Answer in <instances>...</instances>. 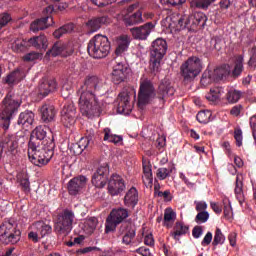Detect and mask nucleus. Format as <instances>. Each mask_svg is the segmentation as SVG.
Segmentation results:
<instances>
[{
  "label": "nucleus",
  "instance_id": "obj_23",
  "mask_svg": "<svg viewBox=\"0 0 256 256\" xmlns=\"http://www.w3.org/2000/svg\"><path fill=\"white\" fill-rule=\"evenodd\" d=\"M165 53H167V41L163 38H158L152 42V49L150 55L154 57H165Z\"/></svg>",
  "mask_w": 256,
  "mask_h": 256
},
{
  "label": "nucleus",
  "instance_id": "obj_21",
  "mask_svg": "<svg viewBox=\"0 0 256 256\" xmlns=\"http://www.w3.org/2000/svg\"><path fill=\"white\" fill-rule=\"evenodd\" d=\"M52 25H55L53 17L45 16L44 18H40L32 22L30 25V30L32 31V33H38V31L48 29V27H51Z\"/></svg>",
  "mask_w": 256,
  "mask_h": 256
},
{
  "label": "nucleus",
  "instance_id": "obj_52",
  "mask_svg": "<svg viewBox=\"0 0 256 256\" xmlns=\"http://www.w3.org/2000/svg\"><path fill=\"white\" fill-rule=\"evenodd\" d=\"M135 229H129L126 234L122 238V243L124 245H131L133 243V239H135Z\"/></svg>",
  "mask_w": 256,
  "mask_h": 256
},
{
  "label": "nucleus",
  "instance_id": "obj_61",
  "mask_svg": "<svg viewBox=\"0 0 256 256\" xmlns=\"http://www.w3.org/2000/svg\"><path fill=\"white\" fill-rule=\"evenodd\" d=\"M96 7H105L107 5H111V3H115L116 0H91Z\"/></svg>",
  "mask_w": 256,
  "mask_h": 256
},
{
  "label": "nucleus",
  "instance_id": "obj_12",
  "mask_svg": "<svg viewBox=\"0 0 256 256\" xmlns=\"http://www.w3.org/2000/svg\"><path fill=\"white\" fill-rule=\"evenodd\" d=\"M32 231L28 234L29 239L37 243L40 237H45L51 233L52 228L49 224H45L43 221H38L32 224L31 226Z\"/></svg>",
  "mask_w": 256,
  "mask_h": 256
},
{
  "label": "nucleus",
  "instance_id": "obj_18",
  "mask_svg": "<svg viewBox=\"0 0 256 256\" xmlns=\"http://www.w3.org/2000/svg\"><path fill=\"white\" fill-rule=\"evenodd\" d=\"M173 95H175V88L171 85L169 79L164 78L158 87V99L165 103V101H167L169 97H173Z\"/></svg>",
  "mask_w": 256,
  "mask_h": 256
},
{
  "label": "nucleus",
  "instance_id": "obj_43",
  "mask_svg": "<svg viewBox=\"0 0 256 256\" xmlns=\"http://www.w3.org/2000/svg\"><path fill=\"white\" fill-rule=\"evenodd\" d=\"M175 171V165H169L168 168H159L156 172V176L160 181H165L167 177L171 176V173Z\"/></svg>",
  "mask_w": 256,
  "mask_h": 256
},
{
  "label": "nucleus",
  "instance_id": "obj_31",
  "mask_svg": "<svg viewBox=\"0 0 256 256\" xmlns=\"http://www.w3.org/2000/svg\"><path fill=\"white\" fill-rule=\"evenodd\" d=\"M124 23L126 27H132L133 25H140V23H145V19H143V12L138 10L130 16H126L124 18Z\"/></svg>",
  "mask_w": 256,
  "mask_h": 256
},
{
  "label": "nucleus",
  "instance_id": "obj_48",
  "mask_svg": "<svg viewBox=\"0 0 256 256\" xmlns=\"http://www.w3.org/2000/svg\"><path fill=\"white\" fill-rule=\"evenodd\" d=\"M228 103H237L241 99V91L230 88L226 95Z\"/></svg>",
  "mask_w": 256,
  "mask_h": 256
},
{
  "label": "nucleus",
  "instance_id": "obj_53",
  "mask_svg": "<svg viewBox=\"0 0 256 256\" xmlns=\"http://www.w3.org/2000/svg\"><path fill=\"white\" fill-rule=\"evenodd\" d=\"M12 49L16 53H21V51H25V41L22 39H17L12 43Z\"/></svg>",
  "mask_w": 256,
  "mask_h": 256
},
{
  "label": "nucleus",
  "instance_id": "obj_46",
  "mask_svg": "<svg viewBox=\"0 0 256 256\" xmlns=\"http://www.w3.org/2000/svg\"><path fill=\"white\" fill-rule=\"evenodd\" d=\"M216 0H192L190 5L196 9H209V6L212 3H215Z\"/></svg>",
  "mask_w": 256,
  "mask_h": 256
},
{
  "label": "nucleus",
  "instance_id": "obj_17",
  "mask_svg": "<svg viewBox=\"0 0 256 256\" xmlns=\"http://www.w3.org/2000/svg\"><path fill=\"white\" fill-rule=\"evenodd\" d=\"M127 73H129V65L125 62H117L112 71L113 83H115V85L123 83V81L127 79Z\"/></svg>",
  "mask_w": 256,
  "mask_h": 256
},
{
  "label": "nucleus",
  "instance_id": "obj_44",
  "mask_svg": "<svg viewBox=\"0 0 256 256\" xmlns=\"http://www.w3.org/2000/svg\"><path fill=\"white\" fill-rule=\"evenodd\" d=\"M73 29H75V25H73V23L65 24L64 26L55 30L53 35L55 39H61L65 33H73Z\"/></svg>",
  "mask_w": 256,
  "mask_h": 256
},
{
  "label": "nucleus",
  "instance_id": "obj_4",
  "mask_svg": "<svg viewBox=\"0 0 256 256\" xmlns=\"http://www.w3.org/2000/svg\"><path fill=\"white\" fill-rule=\"evenodd\" d=\"M21 107V100L8 94L0 104V127L4 131L9 130L11 119L17 115Z\"/></svg>",
  "mask_w": 256,
  "mask_h": 256
},
{
  "label": "nucleus",
  "instance_id": "obj_41",
  "mask_svg": "<svg viewBox=\"0 0 256 256\" xmlns=\"http://www.w3.org/2000/svg\"><path fill=\"white\" fill-rule=\"evenodd\" d=\"M65 44L63 43H55L53 47L46 53L48 57H57L59 55L65 56Z\"/></svg>",
  "mask_w": 256,
  "mask_h": 256
},
{
  "label": "nucleus",
  "instance_id": "obj_42",
  "mask_svg": "<svg viewBox=\"0 0 256 256\" xmlns=\"http://www.w3.org/2000/svg\"><path fill=\"white\" fill-rule=\"evenodd\" d=\"M245 61V57L243 55H239L236 58L234 69L232 70V77H239L241 73H243V63Z\"/></svg>",
  "mask_w": 256,
  "mask_h": 256
},
{
  "label": "nucleus",
  "instance_id": "obj_63",
  "mask_svg": "<svg viewBox=\"0 0 256 256\" xmlns=\"http://www.w3.org/2000/svg\"><path fill=\"white\" fill-rule=\"evenodd\" d=\"M20 185L27 193L31 191V182H29V178H22L20 180Z\"/></svg>",
  "mask_w": 256,
  "mask_h": 256
},
{
  "label": "nucleus",
  "instance_id": "obj_56",
  "mask_svg": "<svg viewBox=\"0 0 256 256\" xmlns=\"http://www.w3.org/2000/svg\"><path fill=\"white\" fill-rule=\"evenodd\" d=\"M43 54L39 52H30L24 56V61H37V59H42Z\"/></svg>",
  "mask_w": 256,
  "mask_h": 256
},
{
  "label": "nucleus",
  "instance_id": "obj_26",
  "mask_svg": "<svg viewBox=\"0 0 256 256\" xmlns=\"http://www.w3.org/2000/svg\"><path fill=\"white\" fill-rule=\"evenodd\" d=\"M41 118L44 123H51V121L55 120V116L57 115V110L55 106L51 104H44L40 108Z\"/></svg>",
  "mask_w": 256,
  "mask_h": 256
},
{
  "label": "nucleus",
  "instance_id": "obj_54",
  "mask_svg": "<svg viewBox=\"0 0 256 256\" xmlns=\"http://www.w3.org/2000/svg\"><path fill=\"white\" fill-rule=\"evenodd\" d=\"M195 221L199 225H201V223H207V221H209V212L207 211L199 212L195 217Z\"/></svg>",
  "mask_w": 256,
  "mask_h": 256
},
{
  "label": "nucleus",
  "instance_id": "obj_47",
  "mask_svg": "<svg viewBox=\"0 0 256 256\" xmlns=\"http://www.w3.org/2000/svg\"><path fill=\"white\" fill-rule=\"evenodd\" d=\"M161 61H163V58L150 55V69L152 72L159 73L161 69Z\"/></svg>",
  "mask_w": 256,
  "mask_h": 256
},
{
  "label": "nucleus",
  "instance_id": "obj_14",
  "mask_svg": "<svg viewBox=\"0 0 256 256\" xmlns=\"http://www.w3.org/2000/svg\"><path fill=\"white\" fill-rule=\"evenodd\" d=\"M109 179V166L104 164L100 166L92 176V183L95 187L102 189L107 185Z\"/></svg>",
  "mask_w": 256,
  "mask_h": 256
},
{
  "label": "nucleus",
  "instance_id": "obj_59",
  "mask_svg": "<svg viewBox=\"0 0 256 256\" xmlns=\"http://www.w3.org/2000/svg\"><path fill=\"white\" fill-rule=\"evenodd\" d=\"M9 21H11V15L8 13L0 14V30L3 29V27H6L9 24Z\"/></svg>",
  "mask_w": 256,
  "mask_h": 256
},
{
  "label": "nucleus",
  "instance_id": "obj_13",
  "mask_svg": "<svg viewBox=\"0 0 256 256\" xmlns=\"http://www.w3.org/2000/svg\"><path fill=\"white\" fill-rule=\"evenodd\" d=\"M76 119L77 109L75 108V104L68 102L61 111V121L65 127H69L70 125H75Z\"/></svg>",
  "mask_w": 256,
  "mask_h": 256
},
{
  "label": "nucleus",
  "instance_id": "obj_25",
  "mask_svg": "<svg viewBox=\"0 0 256 256\" xmlns=\"http://www.w3.org/2000/svg\"><path fill=\"white\" fill-rule=\"evenodd\" d=\"M32 139H35L36 143H38L39 145H43L45 141L49 143V139H53V134H51V136L47 138V128L43 126H38L32 132L30 141H32Z\"/></svg>",
  "mask_w": 256,
  "mask_h": 256
},
{
  "label": "nucleus",
  "instance_id": "obj_37",
  "mask_svg": "<svg viewBox=\"0 0 256 256\" xmlns=\"http://www.w3.org/2000/svg\"><path fill=\"white\" fill-rule=\"evenodd\" d=\"M212 73L215 77V80L219 81V79H223L224 77H227L231 74V66L224 64L214 69Z\"/></svg>",
  "mask_w": 256,
  "mask_h": 256
},
{
  "label": "nucleus",
  "instance_id": "obj_10",
  "mask_svg": "<svg viewBox=\"0 0 256 256\" xmlns=\"http://www.w3.org/2000/svg\"><path fill=\"white\" fill-rule=\"evenodd\" d=\"M129 217V211L125 208L113 209L106 219L105 233H113L117 229V225H121L124 219Z\"/></svg>",
  "mask_w": 256,
  "mask_h": 256
},
{
  "label": "nucleus",
  "instance_id": "obj_9",
  "mask_svg": "<svg viewBox=\"0 0 256 256\" xmlns=\"http://www.w3.org/2000/svg\"><path fill=\"white\" fill-rule=\"evenodd\" d=\"M21 240V231L11 222H5L0 225V241L5 245H15Z\"/></svg>",
  "mask_w": 256,
  "mask_h": 256
},
{
  "label": "nucleus",
  "instance_id": "obj_57",
  "mask_svg": "<svg viewBox=\"0 0 256 256\" xmlns=\"http://www.w3.org/2000/svg\"><path fill=\"white\" fill-rule=\"evenodd\" d=\"M187 0H160L161 5H168L170 7H177L183 5Z\"/></svg>",
  "mask_w": 256,
  "mask_h": 256
},
{
  "label": "nucleus",
  "instance_id": "obj_8",
  "mask_svg": "<svg viewBox=\"0 0 256 256\" xmlns=\"http://www.w3.org/2000/svg\"><path fill=\"white\" fill-rule=\"evenodd\" d=\"M157 97L153 82L147 78L140 79V88L138 91V107L143 109L144 105H149Z\"/></svg>",
  "mask_w": 256,
  "mask_h": 256
},
{
  "label": "nucleus",
  "instance_id": "obj_6",
  "mask_svg": "<svg viewBox=\"0 0 256 256\" xmlns=\"http://www.w3.org/2000/svg\"><path fill=\"white\" fill-rule=\"evenodd\" d=\"M203 71V62L197 56L188 58L181 66L180 73L184 81L191 83Z\"/></svg>",
  "mask_w": 256,
  "mask_h": 256
},
{
  "label": "nucleus",
  "instance_id": "obj_60",
  "mask_svg": "<svg viewBox=\"0 0 256 256\" xmlns=\"http://www.w3.org/2000/svg\"><path fill=\"white\" fill-rule=\"evenodd\" d=\"M71 93H73V89L71 88V86H69V84H64L61 90L62 97H64V99H67L69 98Z\"/></svg>",
  "mask_w": 256,
  "mask_h": 256
},
{
  "label": "nucleus",
  "instance_id": "obj_58",
  "mask_svg": "<svg viewBox=\"0 0 256 256\" xmlns=\"http://www.w3.org/2000/svg\"><path fill=\"white\" fill-rule=\"evenodd\" d=\"M234 139L236 140L237 147H241V145H243V131L241 128L234 131Z\"/></svg>",
  "mask_w": 256,
  "mask_h": 256
},
{
  "label": "nucleus",
  "instance_id": "obj_7",
  "mask_svg": "<svg viewBox=\"0 0 256 256\" xmlns=\"http://www.w3.org/2000/svg\"><path fill=\"white\" fill-rule=\"evenodd\" d=\"M73 221H75V212L71 209H64L57 215L55 230L60 235H69L73 231Z\"/></svg>",
  "mask_w": 256,
  "mask_h": 256
},
{
  "label": "nucleus",
  "instance_id": "obj_11",
  "mask_svg": "<svg viewBox=\"0 0 256 256\" xmlns=\"http://www.w3.org/2000/svg\"><path fill=\"white\" fill-rule=\"evenodd\" d=\"M0 147L2 149V153L5 151L10 161H17V147H19V143L14 135L6 136L2 140Z\"/></svg>",
  "mask_w": 256,
  "mask_h": 256
},
{
  "label": "nucleus",
  "instance_id": "obj_22",
  "mask_svg": "<svg viewBox=\"0 0 256 256\" xmlns=\"http://www.w3.org/2000/svg\"><path fill=\"white\" fill-rule=\"evenodd\" d=\"M57 89V82L55 80H47L42 78L38 86V95L41 97H47L51 92Z\"/></svg>",
  "mask_w": 256,
  "mask_h": 256
},
{
  "label": "nucleus",
  "instance_id": "obj_32",
  "mask_svg": "<svg viewBox=\"0 0 256 256\" xmlns=\"http://www.w3.org/2000/svg\"><path fill=\"white\" fill-rule=\"evenodd\" d=\"M34 121H35V114L29 110H26L25 112L20 113L18 117V125H22V127H31Z\"/></svg>",
  "mask_w": 256,
  "mask_h": 256
},
{
  "label": "nucleus",
  "instance_id": "obj_20",
  "mask_svg": "<svg viewBox=\"0 0 256 256\" xmlns=\"http://www.w3.org/2000/svg\"><path fill=\"white\" fill-rule=\"evenodd\" d=\"M85 185H87V177L85 176H78L72 178L68 182V193L71 195H79L80 192L85 189Z\"/></svg>",
  "mask_w": 256,
  "mask_h": 256
},
{
  "label": "nucleus",
  "instance_id": "obj_16",
  "mask_svg": "<svg viewBox=\"0 0 256 256\" xmlns=\"http://www.w3.org/2000/svg\"><path fill=\"white\" fill-rule=\"evenodd\" d=\"M125 181L120 175L113 174L108 182V193L115 197L125 191Z\"/></svg>",
  "mask_w": 256,
  "mask_h": 256
},
{
  "label": "nucleus",
  "instance_id": "obj_35",
  "mask_svg": "<svg viewBox=\"0 0 256 256\" xmlns=\"http://www.w3.org/2000/svg\"><path fill=\"white\" fill-rule=\"evenodd\" d=\"M116 55H121L129 49L131 45V38L129 36H120L117 40Z\"/></svg>",
  "mask_w": 256,
  "mask_h": 256
},
{
  "label": "nucleus",
  "instance_id": "obj_19",
  "mask_svg": "<svg viewBox=\"0 0 256 256\" xmlns=\"http://www.w3.org/2000/svg\"><path fill=\"white\" fill-rule=\"evenodd\" d=\"M133 111V104H131V97L129 92H121L119 94L118 113L120 115H131Z\"/></svg>",
  "mask_w": 256,
  "mask_h": 256
},
{
  "label": "nucleus",
  "instance_id": "obj_28",
  "mask_svg": "<svg viewBox=\"0 0 256 256\" xmlns=\"http://www.w3.org/2000/svg\"><path fill=\"white\" fill-rule=\"evenodd\" d=\"M98 223L99 221L97 220L96 217H90V218L84 219L80 223V227L81 229H83L85 235H93V233H95V230L97 229Z\"/></svg>",
  "mask_w": 256,
  "mask_h": 256
},
{
  "label": "nucleus",
  "instance_id": "obj_64",
  "mask_svg": "<svg viewBox=\"0 0 256 256\" xmlns=\"http://www.w3.org/2000/svg\"><path fill=\"white\" fill-rule=\"evenodd\" d=\"M144 243L148 245V247H153L155 245V239L153 238V234L149 233L144 237Z\"/></svg>",
  "mask_w": 256,
  "mask_h": 256
},
{
  "label": "nucleus",
  "instance_id": "obj_27",
  "mask_svg": "<svg viewBox=\"0 0 256 256\" xmlns=\"http://www.w3.org/2000/svg\"><path fill=\"white\" fill-rule=\"evenodd\" d=\"M139 203V192L137 191V188L131 187L124 197V204L126 207H131L134 209L137 204Z\"/></svg>",
  "mask_w": 256,
  "mask_h": 256
},
{
  "label": "nucleus",
  "instance_id": "obj_36",
  "mask_svg": "<svg viewBox=\"0 0 256 256\" xmlns=\"http://www.w3.org/2000/svg\"><path fill=\"white\" fill-rule=\"evenodd\" d=\"M104 141H108V143H114V145H119L123 143V136L114 134L110 128H104Z\"/></svg>",
  "mask_w": 256,
  "mask_h": 256
},
{
  "label": "nucleus",
  "instance_id": "obj_2",
  "mask_svg": "<svg viewBox=\"0 0 256 256\" xmlns=\"http://www.w3.org/2000/svg\"><path fill=\"white\" fill-rule=\"evenodd\" d=\"M55 155V141L50 138L48 143L46 141L43 144H39L35 138L28 143V158L36 165V167H43L47 165Z\"/></svg>",
  "mask_w": 256,
  "mask_h": 256
},
{
  "label": "nucleus",
  "instance_id": "obj_24",
  "mask_svg": "<svg viewBox=\"0 0 256 256\" xmlns=\"http://www.w3.org/2000/svg\"><path fill=\"white\" fill-rule=\"evenodd\" d=\"M111 23V18L108 16H102L97 18H92L87 22V27L90 33H97L98 30L103 27V25H109Z\"/></svg>",
  "mask_w": 256,
  "mask_h": 256
},
{
  "label": "nucleus",
  "instance_id": "obj_38",
  "mask_svg": "<svg viewBox=\"0 0 256 256\" xmlns=\"http://www.w3.org/2000/svg\"><path fill=\"white\" fill-rule=\"evenodd\" d=\"M175 219H177V213H175L171 208L166 209L164 212V227L171 229V227H173V223H175Z\"/></svg>",
  "mask_w": 256,
  "mask_h": 256
},
{
  "label": "nucleus",
  "instance_id": "obj_1",
  "mask_svg": "<svg viewBox=\"0 0 256 256\" xmlns=\"http://www.w3.org/2000/svg\"><path fill=\"white\" fill-rule=\"evenodd\" d=\"M107 91L105 81L98 76H87L84 84L79 89L80 98L78 101L80 113L88 119L99 117L101 115L102 103L97 98V95H103Z\"/></svg>",
  "mask_w": 256,
  "mask_h": 256
},
{
  "label": "nucleus",
  "instance_id": "obj_34",
  "mask_svg": "<svg viewBox=\"0 0 256 256\" xmlns=\"http://www.w3.org/2000/svg\"><path fill=\"white\" fill-rule=\"evenodd\" d=\"M89 147V138H81L78 143L72 144L70 146V151L73 155H81L83 150Z\"/></svg>",
  "mask_w": 256,
  "mask_h": 256
},
{
  "label": "nucleus",
  "instance_id": "obj_30",
  "mask_svg": "<svg viewBox=\"0 0 256 256\" xmlns=\"http://www.w3.org/2000/svg\"><path fill=\"white\" fill-rule=\"evenodd\" d=\"M24 77H25V69L17 68L6 76L5 81L6 83H8V85H15V83H19V81H23Z\"/></svg>",
  "mask_w": 256,
  "mask_h": 256
},
{
  "label": "nucleus",
  "instance_id": "obj_29",
  "mask_svg": "<svg viewBox=\"0 0 256 256\" xmlns=\"http://www.w3.org/2000/svg\"><path fill=\"white\" fill-rule=\"evenodd\" d=\"M143 167V175H142V181L145 185V187H151L153 185V170L151 169V164L149 161H143L142 162Z\"/></svg>",
  "mask_w": 256,
  "mask_h": 256
},
{
  "label": "nucleus",
  "instance_id": "obj_33",
  "mask_svg": "<svg viewBox=\"0 0 256 256\" xmlns=\"http://www.w3.org/2000/svg\"><path fill=\"white\" fill-rule=\"evenodd\" d=\"M28 43L32 45V47H35V49H43L44 51L47 50V47H49L47 37L45 35L35 36L33 38H30L28 40Z\"/></svg>",
  "mask_w": 256,
  "mask_h": 256
},
{
  "label": "nucleus",
  "instance_id": "obj_15",
  "mask_svg": "<svg viewBox=\"0 0 256 256\" xmlns=\"http://www.w3.org/2000/svg\"><path fill=\"white\" fill-rule=\"evenodd\" d=\"M153 29H155V25L152 22H148L142 26L131 28L130 33L132 37L138 41H147Z\"/></svg>",
  "mask_w": 256,
  "mask_h": 256
},
{
  "label": "nucleus",
  "instance_id": "obj_49",
  "mask_svg": "<svg viewBox=\"0 0 256 256\" xmlns=\"http://www.w3.org/2000/svg\"><path fill=\"white\" fill-rule=\"evenodd\" d=\"M223 93H225V91L223 90L222 87L212 88V89L210 90L209 95L207 96V99H208L209 101H213V102L218 101V99L221 98V95H222Z\"/></svg>",
  "mask_w": 256,
  "mask_h": 256
},
{
  "label": "nucleus",
  "instance_id": "obj_55",
  "mask_svg": "<svg viewBox=\"0 0 256 256\" xmlns=\"http://www.w3.org/2000/svg\"><path fill=\"white\" fill-rule=\"evenodd\" d=\"M248 67L250 69H256V47L250 50V59L248 61Z\"/></svg>",
  "mask_w": 256,
  "mask_h": 256
},
{
  "label": "nucleus",
  "instance_id": "obj_50",
  "mask_svg": "<svg viewBox=\"0 0 256 256\" xmlns=\"http://www.w3.org/2000/svg\"><path fill=\"white\" fill-rule=\"evenodd\" d=\"M196 119L199 123H202L204 125L209 123V121H211V111L204 110L198 112V114L196 115Z\"/></svg>",
  "mask_w": 256,
  "mask_h": 256
},
{
  "label": "nucleus",
  "instance_id": "obj_39",
  "mask_svg": "<svg viewBox=\"0 0 256 256\" xmlns=\"http://www.w3.org/2000/svg\"><path fill=\"white\" fill-rule=\"evenodd\" d=\"M187 233H189V226L185 225L183 222H177L172 235L176 241H179V237L187 235Z\"/></svg>",
  "mask_w": 256,
  "mask_h": 256
},
{
  "label": "nucleus",
  "instance_id": "obj_45",
  "mask_svg": "<svg viewBox=\"0 0 256 256\" xmlns=\"http://www.w3.org/2000/svg\"><path fill=\"white\" fill-rule=\"evenodd\" d=\"M213 81H216L213 72L210 69H206L200 79L201 85H203V87H207V85H211Z\"/></svg>",
  "mask_w": 256,
  "mask_h": 256
},
{
  "label": "nucleus",
  "instance_id": "obj_5",
  "mask_svg": "<svg viewBox=\"0 0 256 256\" xmlns=\"http://www.w3.org/2000/svg\"><path fill=\"white\" fill-rule=\"evenodd\" d=\"M87 49L93 59H104L111 51V43L107 36L97 34L89 41Z\"/></svg>",
  "mask_w": 256,
  "mask_h": 256
},
{
  "label": "nucleus",
  "instance_id": "obj_3",
  "mask_svg": "<svg viewBox=\"0 0 256 256\" xmlns=\"http://www.w3.org/2000/svg\"><path fill=\"white\" fill-rule=\"evenodd\" d=\"M168 27L171 31H181V29H195V27H205L207 15L203 12H196L193 15H174L167 18Z\"/></svg>",
  "mask_w": 256,
  "mask_h": 256
},
{
  "label": "nucleus",
  "instance_id": "obj_40",
  "mask_svg": "<svg viewBox=\"0 0 256 256\" xmlns=\"http://www.w3.org/2000/svg\"><path fill=\"white\" fill-rule=\"evenodd\" d=\"M234 193L237 201L240 203V205H243V203H245V194L243 193V182L239 180V176L236 177Z\"/></svg>",
  "mask_w": 256,
  "mask_h": 256
},
{
  "label": "nucleus",
  "instance_id": "obj_62",
  "mask_svg": "<svg viewBox=\"0 0 256 256\" xmlns=\"http://www.w3.org/2000/svg\"><path fill=\"white\" fill-rule=\"evenodd\" d=\"M211 241H213V233L207 232L201 242L202 247H207L208 245H211Z\"/></svg>",
  "mask_w": 256,
  "mask_h": 256
},
{
  "label": "nucleus",
  "instance_id": "obj_51",
  "mask_svg": "<svg viewBox=\"0 0 256 256\" xmlns=\"http://www.w3.org/2000/svg\"><path fill=\"white\" fill-rule=\"evenodd\" d=\"M223 243H225V235H223V232L219 228H216L212 245L217 247V245H223Z\"/></svg>",
  "mask_w": 256,
  "mask_h": 256
}]
</instances>
